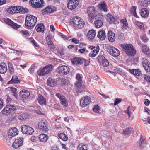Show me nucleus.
I'll use <instances>...</instances> for the list:
<instances>
[{
	"instance_id": "10",
	"label": "nucleus",
	"mask_w": 150,
	"mask_h": 150,
	"mask_svg": "<svg viewBox=\"0 0 150 150\" xmlns=\"http://www.w3.org/2000/svg\"><path fill=\"white\" fill-rule=\"evenodd\" d=\"M21 131L23 133L29 135L32 134L34 132V129L32 128L25 125H23L22 126Z\"/></svg>"
},
{
	"instance_id": "9",
	"label": "nucleus",
	"mask_w": 150,
	"mask_h": 150,
	"mask_svg": "<svg viewBox=\"0 0 150 150\" xmlns=\"http://www.w3.org/2000/svg\"><path fill=\"white\" fill-rule=\"evenodd\" d=\"M98 62L100 65L103 67L108 66L109 63L108 60L103 55H99L97 57Z\"/></svg>"
},
{
	"instance_id": "35",
	"label": "nucleus",
	"mask_w": 150,
	"mask_h": 150,
	"mask_svg": "<svg viewBox=\"0 0 150 150\" xmlns=\"http://www.w3.org/2000/svg\"><path fill=\"white\" fill-rule=\"evenodd\" d=\"M44 26L43 24H38L35 27L38 32H42L44 31Z\"/></svg>"
},
{
	"instance_id": "5",
	"label": "nucleus",
	"mask_w": 150,
	"mask_h": 150,
	"mask_svg": "<svg viewBox=\"0 0 150 150\" xmlns=\"http://www.w3.org/2000/svg\"><path fill=\"white\" fill-rule=\"evenodd\" d=\"M87 13L88 14V19L90 21L97 16L96 10L93 6L88 7L87 9Z\"/></svg>"
},
{
	"instance_id": "44",
	"label": "nucleus",
	"mask_w": 150,
	"mask_h": 150,
	"mask_svg": "<svg viewBox=\"0 0 150 150\" xmlns=\"http://www.w3.org/2000/svg\"><path fill=\"white\" fill-rule=\"evenodd\" d=\"M136 7L135 6H132L130 9V12L133 15L136 17H137V16L136 13Z\"/></svg>"
},
{
	"instance_id": "53",
	"label": "nucleus",
	"mask_w": 150,
	"mask_h": 150,
	"mask_svg": "<svg viewBox=\"0 0 150 150\" xmlns=\"http://www.w3.org/2000/svg\"><path fill=\"white\" fill-rule=\"evenodd\" d=\"M141 39L143 41L145 42L148 41L149 39L146 34H144L141 37Z\"/></svg>"
},
{
	"instance_id": "23",
	"label": "nucleus",
	"mask_w": 150,
	"mask_h": 150,
	"mask_svg": "<svg viewBox=\"0 0 150 150\" xmlns=\"http://www.w3.org/2000/svg\"><path fill=\"white\" fill-rule=\"evenodd\" d=\"M47 83L48 85L51 87L55 86L57 85L55 80L51 77L49 78L47 80Z\"/></svg>"
},
{
	"instance_id": "17",
	"label": "nucleus",
	"mask_w": 150,
	"mask_h": 150,
	"mask_svg": "<svg viewBox=\"0 0 150 150\" xmlns=\"http://www.w3.org/2000/svg\"><path fill=\"white\" fill-rule=\"evenodd\" d=\"M18 132L16 128L14 127L11 129L9 130L8 136L9 138H11L16 135L18 134Z\"/></svg>"
},
{
	"instance_id": "7",
	"label": "nucleus",
	"mask_w": 150,
	"mask_h": 150,
	"mask_svg": "<svg viewBox=\"0 0 150 150\" xmlns=\"http://www.w3.org/2000/svg\"><path fill=\"white\" fill-rule=\"evenodd\" d=\"M47 122L45 119H42L38 124L39 129L44 132L48 130Z\"/></svg>"
},
{
	"instance_id": "6",
	"label": "nucleus",
	"mask_w": 150,
	"mask_h": 150,
	"mask_svg": "<svg viewBox=\"0 0 150 150\" xmlns=\"http://www.w3.org/2000/svg\"><path fill=\"white\" fill-rule=\"evenodd\" d=\"M53 66L51 64H49L44 67L40 71H38V75L43 76L48 74L53 69Z\"/></svg>"
},
{
	"instance_id": "55",
	"label": "nucleus",
	"mask_w": 150,
	"mask_h": 150,
	"mask_svg": "<svg viewBox=\"0 0 150 150\" xmlns=\"http://www.w3.org/2000/svg\"><path fill=\"white\" fill-rule=\"evenodd\" d=\"M93 111L96 113H98L100 110V108L98 105H95L93 108Z\"/></svg>"
},
{
	"instance_id": "11",
	"label": "nucleus",
	"mask_w": 150,
	"mask_h": 150,
	"mask_svg": "<svg viewBox=\"0 0 150 150\" xmlns=\"http://www.w3.org/2000/svg\"><path fill=\"white\" fill-rule=\"evenodd\" d=\"M69 68L66 66L62 65L58 67L57 72L60 74L66 75L69 71Z\"/></svg>"
},
{
	"instance_id": "31",
	"label": "nucleus",
	"mask_w": 150,
	"mask_h": 150,
	"mask_svg": "<svg viewBox=\"0 0 150 150\" xmlns=\"http://www.w3.org/2000/svg\"><path fill=\"white\" fill-rule=\"evenodd\" d=\"M106 19L110 24L114 23L115 20V18L110 14L107 15Z\"/></svg>"
},
{
	"instance_id": "13",
	"label": "nucleus",
	"mask_w": 150,
	"mask_h": 150,
	"mask_svg": "<svg viewBox=\"0 0 150 150\" xmlns=\"http://www.w3.org/2000/svg\"><path fill=\"white\" fill-rule=\"evenodd\" d=\"M91 98L88 96L82 97L80 101V104L81 106L86 107L88 105L91 101Z\"/></svg>"
},
{
	"instance_id": "50",
	"label": "nucleus",
	"mask_w": 150,
	"mask_h": 150,
	"mask_svg": "<svg viewBox=\"0 0 150 150\" xmlns=\"http://www.w3.org/2000/svg\"><path fill=\"white\" fill-rule=\"evenodd\" d=\"M60 81L62 85H67L69 83V81L66 79L64 78H61L60 79Z\"/></svg>"
},
{
	"instance_id": "29",
	"label": "nucleus",
	"mask_w": 150,
	"mask_h": 150,
	"mask_svg": "<svg viewBox=\"0 0 150 150\" xmlns=\"http://www.w3.org/2000/svg\"><path fill=\"white\" fill-rule=\"evenodd\" d=\"M120 22L122 24V25L121 27V29L123 30H125L128 27V24L126 19H121Z\"/></svg>"
},
{
	"instance_id": "28",
	"label": "nucleus",
	"mask_w": 150,
	"mask_h": 150,
	"mask_svg": "<svg viewBox=\"0 0 150 150\" xmlns=\"http://www.w3.org/2000/svg\"><path fill=\"white\" fill-rule=\"evenodd\" d=\"M48 137V136L45 134H41L39 136V139L40 141L43 142H46Z\"/></svg>"
},
{
	"instance_id": "64",
	"label": "nucleus",
	"mask_w": 150,
	"mask_h": 150,
	"mask_svg": "<svg viewBox=\"0 0 150 150\" xmlns=\"http://www.w3.org/2000/svg\"><path fill=\"white\" fill-rule=\"evenodd\" d=\"M144 110L145 112H146L148 114L150 115V110H149L147 107L144 108Z\"/></svg>"
},
{
	"instance_id": "38",
	"label": "nucleus",
	"mask_w": 150,
	"mask_h": 150,
	"mask_svg": "<svg viewBox=\"0 0 150 150\" xmlns=\"http://www.w3.org/2000/svg\"><path fill=\"white\" fill-rule=\"evenodd\" d=\"M17 11H18L17 6L16 7H11L9 8L8 9V12L11 14L15 13H18V12Z\"/></svg>"
},
{
	"instance_id": "19",
	"label": "nucleus",
	"mask_w": 150,
	"mask_h": 150,
	"mask_svg": "<svg viewBox=\"0 0 150 150\" xmlns=\"http://www.w3.org/2000/svg\"><path fill=\"white\" fill-rule=\"evenodd\" d=\"M108 39L111 42H113L115 40V34L111 31H109L108 33Z\"/></svg>"
},
{
	"instance_id": "14",
	"label": "nucleus",
	"mask_w": 150,
	"mask_h": 150,
	"mask_svg": "<svg viewBox=\"0 0 150 150\" xmlns=\"http://www.w3.org/2000/svg\"><path fill=\"white\" fill-rule=\"evenodd\" d=\"M108 50L110 54L113 57H118L120 54L119 51L113 46L110 47Z\"/></svg>"
},
{
	"instance_id": "3",
	"label": "nucleus",
	"mask_w": 150,
	"mask_h": 150,
	"mask_svg": "<svg viewBox=\"0 0 150 150\" xmlns=\"http://www.w3.org/2000/svg\"><path fill=\"white\" fill-rule=\"evenodd\" d=\"M121 46L128 55L133 56L136 54V50L132 45L130 44H122Z\"/></svg>"
},
{
	"instance_id": "51",
	"label": "nucleus",
	"mask_w": 150,
	"mask_h": 150,
	"mask_svg": "<svg viewBox=\"0 0 150 150\" xmlns=\"http://www.w3.org/2000/svg\"><path fill=\"white\" fill-rule=\"evenodd\" d=\"M142 3L144 7H146L150 4V1H149L144 0L142 1Z\"/></svg>"
},
{
	"instance_id": "34",
	"label": "nucleus",
	"mask_w": 150,
	"mask_h": 150,
	"mask_svg": "<svg viewBox=\"0 0 150 150\" xmlns=\"http://www.w3.org/2000/svg\"><path fill=\"white\" fill-rule=\"evenodd\" d=\"M38 102L41 105H45L46 103V100L42 95L39 96L38 98Z\"/></svg>"
},
{
	"instance_id": "12",
	"label": "nucleus",
	"mask_w": 150,
	"mask_h": 150,
	"mask_svg": "<svg viewBox=\"0 0 150 150\" xmlns=\"http://www.w3.org/2000/svg\"><path fill=\"white\" fill-rule=\"evenodd\" d=\"M79 0H69L67 4L68 8L70 10L75 9L79 3Z\"/></svg>"
},
{
	"instance_id": "25",
	"label": "nucleus",
	"mask_w": 150,
	"mask_h": 150,
	"mask_svg": "<svg viewBox=\"0 0 150 150\" xmlns=\"http://www.w3.org/2000/svg\"><path fill=\"white\" fill-rule=\"evenodd\" d=\"M141 46L143 52L146 55H150V50L149 48L144 44H142Z\"/></svg>"
},
{
	"instance_id": "52",
	"label": "nucleus",
	"mask_w": 150,
	"mask_h": 150,
	"mask_svg": "<svg viewBox=\"0 0 150 150\" xmlns=\"http://www.w3.org/2000/svg\"><path fill=\"white\" fill-rule=\"evenodd\" d=\"M8 67L10 73H13L14 72V70L12 64L11 63H8Z\"/></svg>"
},
{
	"instance_id": "16",
	"label": "nucleus",
	"mask_w": 150,
	"mask_h": 150,
	"mask_svg": "<svg viewBox=\"0 0 150 150\" xmlns=\"http://www.w3.org/2000/svg\"><path fill=\"white\" fill-rule=\"evenodd\" d=\"M4 21L6 23L11 25L14 29H17L19 28L20 26V25L14 23L9 19H4Z\"/></svg>"
},
{
	"instance_id": "30",
	"label": "nucleus",
	"mask_w": 150,
	"mask_h": 150,
	"mask_svg": "<svg viewBox=\"0 0 150 150\" xmlns=\"http://www.w3.org/2000/svg\"><path fill=\"white\" fill-rule=\"evenodd\" d=\"M18 12L21 13H25L29 12V10L27 8H23L21 6H17Z\"/></svg>"
},
{
	"instance_id": "36",
	"label": "nucleus",
	"mask_w": 150,
	"mask_h": 150,
	"mask_svg": "<svg viewBox=\"0 0 150 150\" xmlns=\"http://www.w3.org/2000/svg\"><path fill=\"white\" fill-rule=\"evenodd\" d=\"M149 13L146 8H142L141 11V15L144 17H146L148 16Z\"/></svg>"
},
{
	"instance_id": "18",
	"label": "nucleus",
	"mask_w": 150,
	"mask_h": 150,
	"mask_svg": "<svg viewBox=\"0 0 150 150\" xmlns=\"http://www.w3.org/2000/svg\"><path fill=\"white\" fill-rule=\"evenodd\" d=\"M73 64L74 65L77 64H81L84 61V59L79 57H76L71 59Z\"/></svg>"
},
{
	"instance_id": "24",
	"label": "nucleus",
	"mask_w": 150,
	"mask_h": 150,
	"mask_svg": "<svg viewBox=\"0 0 150 150\" xmlns=\"http://www.w3.org/2000/svg\"><path fill=\"white\" fill-rule=\"evenodd\" d=\"M129 71L132 74L136 76H139L142 75L141 71L139 69H130Z\"/></svg>"
},
{
	"instance_id": "41",
	"label": "nucleus",
	"mask_w": 150,
	"mask_h": 150,
	"mask_svg": "<svg viewBox=\"0 0 150 150\" xmlns=\"http://www.w3.org/2000/svg\"><path fill=\"white\" fill-rule=\"evenodd\" d=\"M142 65L144 69H146V68H148V67H146V66L148 64H149V62L147 60V59L144 58H143L142 59Z\"/></svg>"
},
{
	"instance_id": "58",
	"label": "nucleus",
	"mask_w": 150,
	"mask_h": 150,
	"mask_svg": "<svg viewBox=\"0 0 150 150\" xmlns=\"http://www.w3.org/2000/svg\"><path fill=\"white\" fill-rule=\"evenodd\" d=\"M142 136L141 135L140 139V146L141 148L142 147V146L144 144H145V141L142 139Z\"/></svg>"
},
{
	"instance_id": "48",
	"label": "nucleus",
	"mask_w": 150,
	"mask_h": 150,
	"mask_svg": "<svg viewBox=\"0 0 150 150\" xmlns=\"http://www.w3.org/2000/svg\"><path fill=\"white\" fill-rule=\"evenodd\" d=\"M135 23L136 25L137 26V27L139 28L141 30L143 29V25L142 23L137 21H136Z\"/></svg>"
},
{
	"instance_id": "4",
	"label": "nucleus",
	"mask_w": 150,
	"mask_h": 150,
	"mask_svg": "<svg viewBox=\"0 0 150 150\" xmlns=\"http://www.w3.org/2000/svg\"><path fill=\"white\" fill-rule=\"evenodd\" d=\"M73 26L75 29H81L84 25L85 22L83 20L79 17L76 16L74 17L72 21Z\"/></svg>"
},
{
	"instance_id": "8",
	"label": "nucleus",
	"mask_w": 150,
	"mask_h": 150,
	"mask_svg": "<svg viewBox=\"0 0 150 150\" xmlns=\"http://www.w3.org/2000/svg\"><path fill=\"white\" fill-rule=\"evenodd\" d=\"M30 2L32 7L35 8L42 7L43 5V0H30Z\"/></svg>"
},
{
	"instance_id": "40",
	"label": "nucleus",
	"mask_w": 150,
	"mask_h": 150,
	"mask_svg": "<svg viewBox=\"0 0 150 150\" xmlns=\"http://www.w3.org/2000/svg\"><path fill=\"white\" fill-rule=\"evenodd\" d=\"M95 26L97 28H99L102 26L103 23L100 20H97L94 22Z\"/></svg>"
},
{
	"instance_id": "60",
	"label": "nucleus",
	"mask_w": 150,
	"mask_h": 150,
	"mask_svg": "<svg viewBox=\"0 0 150 150\" xmlns=\"http://www.w3.org/2000/svg\"><path fill=\"white\" fill-rule=\"evenodd\" d=\"M130 108V106H129L128 107L126 110L125 112L127 113L128 115V117L129 118H130V112H129V110Z\"/></svg>"
},
{
	"instance_id": "27",
	"label": "nucleus",
	"mask_w": 150,
	"mask_h": 150,
	"mask_svg": "<svg viewBox=\"0 0 150 150\" xmlns=\"http://www.w3.org/2000/svg\"><path fill=\"white\" fill-rule=\"evenodd\" d=\"M96 35V32L93 29L89 30L87 33V37L90 40L93 39Z\"/></svg>"
},
{
	"instance_id": "49",
	"label": "nucleus",
	"mask_w": 150,
	"mask_h": 150,
	"mask_svg": "<svg viewBox=\"0 0 150 150\" xmlns=\"http://www.w3.org/2000/svg\"><path fill=\"white\" fill-rule=\"evenodd\" d=\"M11 93H12L13 95L16 98L17 96L18 91L17 89L14 88L12 87L11 88Z\"/></svg>"
},
{
	"instance_id": "47",
	"label": "nucleus",
	"mask_w": 150,
	"mask_h": 150,
	"mask_svg": "<svg viewBox=\"0 0 150 150\" xmlns=\"http://www.w3.org/2000/svg\"><path fill=\"white\" fill-rule=\"evenodd\" d=\"M99 51V48H96V49H94L92 51V53L91 54V56H90V54H89V55L91 57H95Z\"/></svg>"
},
{
	"instance_id": "57",
	"label": "nucleus",
	"mask_w": 150,
	"mask_h": 150,
	"mask_svg": "<svg viewBox=\"0 0 150 150\" xmlns=\"http://www.w3.org/2000/svg\"><path fill=\"white\" fill-rule=\"evenodd\" d=\"M21 146L19 144V143H17L15 141L14 142L12 146V147L15 149L18 148Z\"/></svg>"
},
{
	"instance_id": "1",
	"label": "nucleus",
	"mask_w": 150,
	"mask_h": 150,
	"mask_svg": "<svg viewBox=\"0 0 150 150\" xmlns=\"http://www.w3.org/2000/svg\"><path fill=\"white\" fill-rule=\"evenodd\" d=\"M12 100L11 99L9 96H7L6 99L7 105L6 107H5L2 110V112L4 114L8 115L11 112L16 111V108L14 105L11 104L10 103Z\"/></svg>"
},
{
	"instance_id": "42",
	"label": "nucleus",
	"mask_w": 150,
	"mask_h": 150,
	"mask_svg": "<svg viewBox=\"0 0 150 150\" xmlns=\"http://www.w3.org/2000/svg\"><path fill=\"white\" fill-rule=\"evenodd\" d=\"M132 130V128L131 127L127 128L123 130V134L125 135H128L131 134Z\"/></svg>"
},
{
	"instance_id": "15",
	"label": "nucleus",
	"mask_w": 150,
	"mask_h": 150,
	"mask_svg": "<svg viewBox=\"0 0 150 150\" xmlns=\"http://www.w3.org/2000/svg\"><path fill=\"white\" fill-rule=\"evenodd\" d=\"M56 96L60 100L61 103L64 106L67 107L68 103L66 98L61 94L57 93L56 94Z\"/></svg>"
},
{
	"instance_id": "32",
	"label": "nucleus",
	"mask_w": 150,
	"mask_h": 150,
	"mask_svg": "<svg viewBox=\"0 0 150 150\" xmlns=\"http://www.w3.org/2000/svg\"><path fill=\"white\" fill-rule=\"evenodd\" d=\"M98 37L102 40H104L106 37L105 31L104 30L100 31L98 33Z\"/></svg>"
},
{
	"instance_id": "37",
	"label": "nucleus",
	"mask_w": 150,
	"mask_h": 150,
	"mask_svg": "<svg viewBox=\"0 0 150 150\" xmlns=\"http://www.w3.org/2000/svg\"><path fill=\"white\" fill-rule=\"evenodd\" d=\"M44 12L47 13H51L55 11L54 8L52 6L47 7L44 10Z\"/></svg>"
},
{
	"instance_id": "59",
	"label": "nucleus",
	"mask_w": 150,
	"mask_h": 150,
	"mask_svg": "<svg viewBox=\"0 0 150 150\" xmlns=\"http://www.w3.org/2000/svg\"><path fill=\"white\" fill-rule=\"evenodd\" d=\"M122 99L120 98H116L115 99L114 104V105H116L122 101Z\"/></svg>"
},
{
	"instance_id": "46",
	"label": "nucleus",
	"mask_w": 150,
	"mask_h": 150,
	"mask_svg": "<svg viewBox=\"0 0 150 150\" xmlns=\"http://www.w3.org/2000/svg\"><path fill=\"white\" fill-rule=\"evenodd\" d=\"M59 137L62 140L64 141H66L68 139L67 137L65 134L63 133H60L59 134Z\"/></svg>"
},
{
	"instance_id": "2",
	"label": "nucleus",
	"mask_w": 150,
	"mask_h": 150,
	"mask_svg": "<svg viewBox=\"0 0 150 150\" xmlns=\"http://www.w3.org/2000/svg\"><path fill=\"white\" fill-rule=\"evenodd\" d=\"M37 21V18L33 15L28 14L27 15L25 22L27 28H33L35 26Z\"/></svg>"
},
{
	"instance_id": "56",
	"label": "nucleus",
	"mask_w": 150,
	"mask_h": 150,
	"mask_svg": "<svg viewBox=\"0 0 150 150\" xmlns=\"http://www.w3.org/2000/svg\"><path fill=\"white\" fill-rule=\"evenodd\" d=\"M15 141L16 142L19 143V144L21 146L23 142V138L20 137L16 139Z\"/></svg>"
},
{
	"instance_id": "45",
	"label": "nucleus",
	"mask_w": 150,
	"mask_h": 150,
	"mask_svg": "<svg viewBox=\"0 0 150 150\" xmlns=\"http://www.w3.org/2000/svg\"><path fill=\"white\" fill-rule=\"evenodd\" d=\"M29 116L26 114H23L20 115L19 116L18 118L19 120H25L26 119L29 118Z\"/></svg>"
},
{
	"instance_id": "33",
	"label": "nucleus",
	"mask_w": 150,
	"mask_h": 150,
	"mask_svg": "<svg viewBox=\"0 0 150 150\" xmlns=\"http://www.w3.org/2000/svg\"><path fill=\"white\" fill-rule=\"evenodd\" d=\"M99 8L105 12L107 11V6L106 4L104 2H102L100 3L98 5Z\"/></svg>"
},
{
	"instance_id": "22",
	"label": "nucleus",
	"mask_w": 150,
	"mask_h": 150,
	"mask_svg": "<svg viewBox=\"0 0 150 150\" xmlns=\"http://www.w3.org/2000/svg\"><path fill=\"white\" fill-rule=\"evenodd\" d=\"M20 93V96L24 99L28 98L30 95L29 92L25 90H22Z\"/></svg>"
},
{
	"instance_id": "20",
	"label": "nucleus",
	"mask_w": 150,
	"mask_h": 150,
	"mask_svg": "<svg viewBox=\"0 0 150 150\" xmlns=\"http://www.w3.org/2000/svg\"><path fill=\"white\" fill-rule=\"evenodd\" d=\"M46 40L48 47L50 49H53L55 48V46L51 41V38L49 35L46 37Z\"/></svg>"
},
{
	"instance_id": "43",
	"label": "nucleus",
	"mask_w": 150,
	"mask_h": 150,
	"mask_svg": "<svg viewBox=\"0 0 150 150\" xmlns=\"http://www.w3.org/2000/svg\"><path fill=\"white\" fill-rule=\"evenodd\" d=\"M78 149L79 150H87L88 148L86 144H81L78 145Z\"/></svg>"
},
{
	"instance_id": "62",
	"label": "nucleus",
	"mask_w": 150,
	"mask_h": 150,
	"mask_svg": "<svg viewBox=\"0 0 150 150\" xmlns=\"http://www.w3.org/2000/svg\"><path fill=\"white\" fill-rule=\"evenodd\" d=\"M144 104L146 106L149 105L150 103V101L147 99L144 100Z\"/></svg>"
},
{
	"instance_id": "26",
	"label": "nucleus",
	"mask_w": 150,
	"mask_h": 150,
	"mask_svg": "<svg viewBox=\"0 0 150 150\" xmlns=\"http://www.w3.org/2000/svg\"><path fill=\"white\" fill-rule=\"evenodd\" d=\"M76 80L77 81L76 83V84L79 87H80L81 86L82 78L79 74H78L76 75Z\"/></svg>"
},
{
	"instance_id": "54",
	"label": "nucleus",
	"mask_w": 150,
	"mask_h": 150,
	"mask_svg": "<svg viewBox=\"0 0 150 150\" xmlns=\"http://www.w3.org/2000/svg\"><path fill=\"white\" fill-rule=\"evenodd\" d=\"M79 49L78 51V52L81 54L83 53L85 51L86 48L85 47H81L78 46Z\"/></svg>"
},
{
	"instance_id": "21",
	"label": "nucleus",
	"mask_w": 150,
	"mask_h": 150,
	"mask_svg": "<svg viewBox=\"0 0 150 150\" xmlns=\"http://www.w3.org/2000/svg\"><path fill=\"white\" fill-rule=\"evenodd\" d=\"M7 70V67L6 64L4 63H1L0 64V73L4 74Z\"/></svg>"
},
{
	"instance_id": "61",
	"label": "nucleus",
	"mask_w": 150,
	"mask_h": 150,
	"mask_svg": "<svg viewBox=\"0 0 150 150\" xmlns=\"http://www.w3.org/2000/svg\"><path fill=\"white\" fill-rule=\"evenodd\" d=\"M144 79L146 81L148 82L150 81V77L149 76L144 75Z\"/></svg>"
},
{
	"instance_id": "63",
	"label": "nucleus",
	"mask_w": 150,
	"mask_h": 150,
	"mask_svg": "<svg viewBox=\"0 0 150 150\" xmlns=\"http://www.w3.org/2000/svg\"><path fill=\"white\" fill-rule=\"evenodd\" d=\"M146 67H148V68H146V69H145L146 71L147 72H150V63H149V64H148Z\"/></svg>"
},
{
	"instance_id": "39",
	"label": "nucleus",
	"mask_w": 150,
	"mask_h": 150,
	"mask_svg": "<svg viewBox=\"0 0 150 150\" xmlns=\"http://www.w3.org/2000/svg\"><path fill=\"white\" fill-rule=\"evenodd\" d=\"M9 82L11 83H18L20 82V81L18 79V78L17 76H13Z\"/></svg>"
}]
</instances>
